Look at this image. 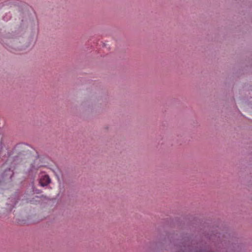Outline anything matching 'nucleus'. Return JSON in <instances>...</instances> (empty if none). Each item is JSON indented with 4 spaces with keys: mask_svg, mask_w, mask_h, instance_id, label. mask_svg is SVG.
Listing matches in <instances>:
<instances>
[{
    "mask_svg": "<svg viewBox=\"0 0 252 252\" xmlns=\"http://www.w3.org/2000/svg\"><path fill=\"white\" fill-rule=\"evenodd\" d=\"M50 179L48 175L42 176L40 179L39 183L41 186H46L50 183Z\"/></svg>",
    "mask_w": 252,
    "mask_h": 252,
    "instance_id": "nucleus-1",
    "label": "nucleus"
}]
</instances>
